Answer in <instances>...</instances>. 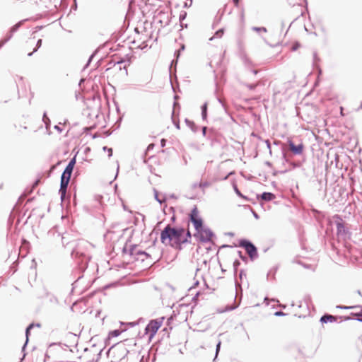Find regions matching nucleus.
Wrapping results in <instances>:
<instances>
[{"mask_svg": "<svg viewBox=\"0 0 362 362\" xmlns=\"http://www.w3.org/2000/svg\"><path fill=\"white\" fill-rule=\"evenodd\" d=\"M191 236L189 230L185 233V229L181 228H172L167 226L161 232L160 240L165 245H170L177 247L187 241V238Z\"/></svg>", "mask_w": 362, "mask_h": 362, "instance_id": "f257e3e1", "label": "nucleus"}, {"mask_svg": "<svg viewBox=\"0 0 362 362\" xmlns=\"http://www.w3.org/2000/svg\"><path fill=\"white\" fill-rule=\"evenodd\" d=\"M190 224L194 229V237L200 243H204L202 219L195 206L189 214Z\"/></svg>", "mask_w": 362, "mask_h": 362, "instance_id": "f03ea898", "label": "nucleus"}, {"mask_svg": "<svg viewBox=\"0 0 362 362\" xmlns=\"http://www.w3.org/2000/svg\"><path fill=\"white\" fill-rule=\"evenodd\" d=\"M128 351L123 346H112L107 351V357L111 362H127Z\"/></svg>", "mask_w": 362, "mask_h": 362, "instance_id": "7ed1b4c3", "label": "nucleus"}, {"mask_svg": "<svg viewBox=\"0 0 362 362\" xmlns=\"http://www.w3.org/2000/svg\"><path fill=\"white\" fill-rule=\"evenodd\" d=\"M164 317L151 320L145 329V334L148 335V339L151 340L161 327Z\"/></svg>", "mask_w": 362, "mask_h": 362, "instance_id": "20e7f679", "label": "nucleus"}, {"mask_svg": "<svg viewBox=\"0 0 362 362\" xmlns=\"http://www.w3.org/2000/svg\"><path fill=\"white\" fill-rule=\"evenodd\" d=\"M241 245L245 249L250 258L253 259L257 256V248L251 243L244 242Z\"/></svg>", "mask_w": 362, "mask_h": 362, "instance_id": "39448f33", "label": "nucleus"}, {"mask_svg": "<svg viewBox=\"0 0 362 362\" xmlns=\"http://www.w3.org/2000/svg\"><path fill=\"white\" fill-rule=\"evenodd\" d=\"M21 24L22 21H20L11 28L10 33L8 35V36L4 40L0 41V48L12 37L13 34L18 30Z\"/></svg>", "mask_w": 362, "mask_h": 362, "instance_id": "423d86ee", "label": "nucleus"}, {"mask_svg": "<svg viewBox=\"0 0 362 362\" xmlns=\"http://www.w3.org/2000/svg\"><path fill=\"white\" fill-rule=\"evenodd\" d=\"M289 145V149L294 153V154H300L303 153L304 145L303 143L299 144L298 145L296 146L292 141H288Z\"/></svg>", "mask_w": 362, "mask_h": 362, "instance_id": "0eeeda50", "label": "nucleus"}, {"mask_svg": "<svg viewBox=\"0 0 362 362\" xmlns=\"http://www.w3.org/2000/svg\"><path fill=\"white\" fill-rule=\"evenodd\" d=\"M180 110L179 104L177 103L176 102H175L174 103L173 110V112H172V120H173V122L175 124V127L177 129H180V127L179 121L177 119H176V118H175V113H176L177 110Z\"/></svg>", "mask_w": 362, "mask_h": 362, "instance_id": "6e6552de", "label": "nucleus"}, {"mask_svg": "<svg viewBox=\"0 0 362 362\" xmlns=\"http://www.w3.org/2000/svg\"><path fill=\"white\" fill-rule=\"evenodd\" d=\"M69 180H65L61 177V185L59 193L61 194L62 199L65 196L66 188L68 186Z\"/></svg>", "mask_w": 362, "mask_h": 362, "instance_id": "1a4fd4ad", "label": "nucleus"}, {"mask_svg": "<svg viewBox=\"0 0 362 362\" xmlns=\"http://www.w3.org/2000/svg\"><path fill=\"white\" fill-rule=\"evenodd\" d=\"M338 221L336 223L337 231L338 235H344L346 233V228L341 218L338 217Z\"/></svg>", "mask_w": 362, "mask_h": 362, "instance_id": "9d476101", "label": "nucleus"}, {"mask_svg": "<svg viewBox=\"0 0 362 362\" xmlns=\"http://www.w3.org/2000/svg\"><path fill=\"white\" fill-rule=\"evenodd\" d=\"M320 321L322 323L334 322L337 321V317L331 315H325L321 317Z\"/></svg>", "mask_w": 362, "mask_h": 362, "instance_id": "9b49d317", "label": "nucleus"}, {"mask_svg": "<svg viewBox=\"0 0 362 362\" xmlns=\"http://www.w3.org/2000/svg\"><path fill=\"white\" fill-rule=\"evenodd\" d=\"M185 123L187 126L193 132H197L198 131V127L194 124V122L189 119H185Z\"/></svg>", "mask_w": 362, "mask_h": 362, "instance_id": "f8f14e48", "label": "nucleus"}, {"mask_svg": "<svg viewBox=\"0 0 362 362\" xmlns=\"http://www.w3.org/2000/svg\"><path fill=\"white\" fill-rule=\"evenodd\" d=\"M275 196L270 192H264L262 195V199L266 201H270L274 199Z\"/></svg>", "mask_w": 362, "mask_h": 362, "instance_id": "ddd939ff", "label": "nucleus"}, {"mask_svg": "<svg viewBox=\"0 0 362 362\" xmlns=\"http://www.w3.org/2000/svg\"><path fill=\"white\" fill-rule=\"evenodd\" d=\"M135 223L138 224L141 221V222L144 221V216L140 213H135Z\"/></svg>", "mask_w": 362, "mask_h": 362, "instance_id": "4468645a", "label": "nucleus"}, {"mask_svg": "<svg viewBox=\"0 0 362 362\" xmlns=\"http://www.w3.org/2000/svg\"><path fill=\"white\" fill-rule=\"evenodd\" d=\"M205 241L207 240L209 241H212V238L214 237V234L210 230H205Z\"/></svg>", "mask_w": 362, "mask_h": 362, "instance_id": "2eb2a0df", "label": "nucleus"}, {"mask_svg": "<svg viewBox=\"0 0 362 362\" xmlns=\"http://www.w3.org/2000/svg\"><path fill=\"white\" fill-rule=\"evenodd\" d=\"M33 327V324H31L30 325L27 329H26V331H25V335H26V341L23 347V350L25 349L27 343H28V335H29V333H30V330Z\"/></svg>", "mask_w": 362, "mask_h": 362, "instance_id": "dca6fc26", "label": "nucleus"}, {"mask_svg": "<svg viewBox=\"0 0 362 362\" xmlns=\"http://www.w3.org/2000/svg\"><path fill=\"white\" fill-rule=\"evenodd\" d=\"M154 197H155V199H156V201H158L160 204H162L163 202H164L165 201V197H163L162 199L159 197L158 192L156 189H154Z\"/></svg>", "mask_w": 362, "mask_h": 362, "instance_id": "f3484780", "label": "nucleus"}, {"mask_svg": "<svg viewBox=\"0 0 362 362\" xmlns=\"http://www.w3.org/2000/svg\"><path fill=\"white\" fill-rule=\"evenodd\" d=\"M120 334H121V331H119L118 329H115V330L111 331L109 333V337H118Z\"/></svg>", "mask_w": 362, "mask_h": 362, "instance_id": "a211bd4d", "label": "nucleus"}, {"mask_svg": "<svg viewBox=\"0 0 362 362\" xmlns=\"http://www.w3.org/2000/svg\"><path fill=\"white\" fill-rule=\"evenodd\" d=\"M43 122H45V126H46V128L48 129L49 124H50V120L47 117L46 114L45 113L44 115H43Z\"/></svg>", "mask_w": 362, "mask_h": 362, "instance_id": "6ab92c4d", "label": "nucleus"}, {"mask_svg": "<svg viewBox=\"0 0 362 362\" xmlns=\"http://www.w3.org/2000/svg\"><path fill=\"white\" fill-rule=\"evenodd\" d=\"M41 45H42V40L40 39V40H38V41L37 42L36 48L33 50V52L29 53L28 56H31L33 52H36L37 50V49L40 47Z\"/></svg>", "mask_w": 362, "mask_h": 362, "instance_id": "aec40b11", "label": "nucleus"}, {"mask_svg": "<svg viewBox=\"0 0 362 362\" xmlns=\"http://www.w3.org/2000/svg\"><path fill=\"white\" fill-rule=\"evenodd\" d=\"M73 169L74 167H72L71 165H67L64 170H66V173H69V175H71Z\"/></svg>", "mask_w": 362, "mask_h": 362, "instance_id": "412c9836", "label": "nucleus"}, {"mask_svg": "<svg viewBox=\"0 0 362 362\" xmlns=\"http://www.w3.org/2000/svg\"><path fill=\"white\" fill-rule=\"evenodd\" d=\"M103 151H106V152H108V156L109 157H111L112 155V149L110 148H108L107 146H104L103 147Z\"/></svg>", "mask_w": 362, "mask_h": 362, "instance_id": "4be33fe9", "label": "nucleus"}, {"mask_svg": "<svg viewBox=\"0 0 362 362\" xmlns=\"http://www.w3.org/2000/svg\"><path fill=\"white\" fill-rule=\"evenodd\" d=\"M61 177L67 180H70L71 175H69V173H66V170H64Z\"/></svg>", "mask_w": 362, "mask_h": 362, "instance_id": "5701e85b", "label": "nucleus"}, {"mask_svg": "<svg viewBox=\"0 0 362 362\" xmlns=\"http://www.w3.org/2000/svg\"><path fill=\"white\" fill-rule=\"evenodd\" d=\"M300 45L298 42H296L292 47V50L296 51L298 47H300Z\"/></svg>", "mask_w": 362, "mask_h": 362, "instance_id": "b1692460", "label": "nucleus"}, {"mask_svg": "<svg viewBox=\"0 0 362 362\" xmlns=\"http://www.w3.org/2000/svg\"><path fill=\"white\" fill-rule=\"evenodd\" d=\"M76 163V158L74 157L69 163L68 165H71L72 167H74V165Z\"/></svg>", "mask_w": 362, "mask_h": 362, "instance_id": "393cba45", "label": "nucleus"}, {"mask_svg": "<svg viewBox=\"0 0 362 362\" xmlns=\"http://www.w3.org/2000/svg\"><path fill=\"white\" fill-rule=\"evenodd\" d=\"M76 163V158L74 157L69 163L68 165H71L72 167H74V165Z\"/></svg>", "mask_w": 362, "mask_h": 362, "instance_id": "a878e982", "label": "nucleus"}, {"mask_svg": "<svg viewBox=\"0 0 362 362\" xmlns=\"http://www.w3.org/2000/svg\"><path fill=\"white\" fill-rule=\"evenodd\" d=\"M253 29L257 31L267 32V29L265 28H254Z\"/></svg>", "mask_w": 362, "mask_h": 362, "instance_id": "bb28decb", "label": "nucleus"}, {"mask_svg": "<svg viewBox=\"0 0 362 362\" xmlns=\"http://www.w3.org/2000/svg\"><path fill=\"white\" fill-rule=\"evenodd\" d=\"M73 254H76V255H84L82 252H80L78 248H76Z\"/></svg>", "mask_w": 362, "mask_h": 362, "instance_id": "cd10ccee", "label": "nucleus"}, {"mask_svg": "<svg viewBox=\"0 0 362 362\" xmlns=\"http://www.w3.org/2000/svg\"><path fill=\"white\" fill-rule=\"evenodd\" d=\"M201 295H202V294H201V293H200V292H197V293H196L195 296L193 298V300H197V298H198L199 296H201Z\"/></svg>", "mask_w": 362, "mask_h": 362, "instance_id": "c85d7f7f", "label": "nucleus"}, {"mask_svg": "<svg viewBox=\"0 0 362 362\" xmlns=\"http://www.w3.org/2000/svg\"><path fill=\"white\" fill-rule=\"evenodd\" d=\"M54 129H56L59 132H62V129L58 125H55Z\"/></svg>", "mask_w": 362, "mask_h": 362, "instance_id": "c756f323", "label": "nucleus"}, {"mask_svg": "<svg viewBox=\"0 0 362 362\" xmlns=\"http://www.w3.org/2000/svg\"><path fill=\"white\" fill-rule=\"evenodd\" d=\"M239 1L240 0H233L234 4L235 6H238Z\"/></svg>", "mask_w": 362, "mask_h": 362, "instance_id": "7c9ffc66", "label": "nucleus"}, {"mask_svg": "<svg viewBox=\"0 0 362 362\" xmlns=\"http://www.w3.org/2000/svg\"><path fill=\"white\" fill-rule=\"evenodd\" d=\"M340 114L341 116H344V108L342 107H340Z\"/></svg>", "mask_w": 362, "mask_h": 362, "instance_id": "2f4dec72", "label": "nucleus"}, {"mask_svg": "<svg viewBox=\"0 0 362 362\" xmlns=\"http://www.w3.org/2000/svg\"><path fill=\"white\" fill-rule=\"evenodd\" d=\"M201 110H202V116L204 118V105L201 106Z\"/></svg>", "mask_w": 362, "mask_h": 362, "instance_id": "473e14b6", "label": "nucleus"}, {"mask_svg": "<svg viewBox=\"0 0 362 362\" xmlns=\"http://www.w3.org/2000/svg\"><path fill=\"white\" fill-rule=\"evenodd\" d=\"M165 144V139H162L161 140V145H162V146H164Z\"/></svg>", "mask_w": 362, "mask_h": 362, "instance_id": "72a5a7b5", "label": "nucleus"}, {"mask_svg": "<svg viewBox=\"0 0 362 362\" xmlns=\"http://www.w3.org/2000/svg\"><path fill=\"white\" fill-rule=\"evenodd\" d=\"M275 315H284V313H283L282 312H276V313H275Z\"/></svg>", "mask_w": 362, "mask_h": 362, "instance_id": "f704fd0d", "label": "nucleus"}, {"mask_svg": "<svg viewBox=\"0 0 362 362\" xmlns=\"http://www.w3.org/2000/svg\"><path fill=\"white\" fill-rule=\"evenodd\" d=\"M182 18H185V16H182L181 15L180 16V19L181 20Z\"/></svg>", "mask_w": 362, "mask_h": 362, "instance_id": "c9c22d12", "label": "nucleus"}, {"mask_svg": "<svg viewBox=\"0 0 362 362\" xmlns=\"http://www.w3.org/2000/svg\"><path fill=\"white\" fill-rule=\"evenodd\" d=\"M182 18H185V16H182L181 15L180 16V19L181 20Z\"/></svg>", "mask_w": 362, "mask_h": 362, "instance_id": "e433bc0d", "label": "nucleus"}, {"mask_svg": "<svg viewBox=\"0 0 362 362\" xmlns=\"http://www.w3.org/2000/svg\"><path fill=\"white\" fill-rule=\"evenodd\" d=\"M182 18H185V16H182L181 15L180 16V19L181 20Z\"/></svg>", "mask_w": 362, "mask_h": 362, "instance_id": "4c0bfd02", "label": "nucleus"}, {"mask_svg": "<svg viewBox=\"0 0 362 362\" xmlns=\"http://www.w3.org/2000/svg\"><path fill=\"white\" fill-rule=\"evenodd\" d=\"M219 346H220V343H218V344L217 345V350L219 349Z\"/></svg>", "mask_w": 362, "mask_h": 362, "instance_id": "58836bf2", "label": "nucleus"}, {"mask_svg": "<svg viewBox=\"0 0 362 362\" xmlns=\"http://www.w3.org/2000/svg\"><path fill=\"white\" fill-rule=\"evenodd\" d=\"M124 210H127L125 205L123 206Z\"/></svg>", "mask_w": 362, "mask_h": 362, "instance_id": "ea45409f", "label": "nucleus"}, {"mask_svg": "<svg viewBox=\"0 0 362 362\" xmlns=\"http://www.w3.org/2000/svg\"><path fill=\"white\" fill-rule=\"evenodd\" d=\"M235 190H236V192H237V193H238V194H240V192H239V191L238 190V189H235Z\"/></svg>", "mask_w": 362, "mask_h": 362, "instance_id": "a19ab883", "label": "nucleus"}, {"mask_svg": "<svg viewBox=\"0 0 362 362\" xmlns=\"http://www.w3.org/2000/svg\"><path fill=\"white\" fill-rule=\"evenodd\" d=\"M198 284H199V281H197L195 282V284H195V285H197Z\"/></svg>", "mask_w": 362, "mask_h": 362, "instance_id": "79ce46f5", "label": "nucleus"}, {"mask_svg": "<svg viewBox=\"0 0 362 362\" xmlns=\"http://www.w3.org/2000/svg\"><path fill=\"white\" fill-rule=\"evenodd\" d=\"M192 289H193V288H192V287H191V288L189 289V291H192Z\"/></svg>", "mask_w": 362, "mask_h": 362, "instance_id": "37998d69", "label": "nucleus"}, {"mask_svg": "<svg viewBox=\"0 0 362 362\" xmlns=\"http://www.w3.org/2000/svg\"><path fill=\"white\" fill-rule=\"evenodd\" d=\"M202 131L204 133V127L202 128Z\"/></svg>", "mask_w": 362, "mask_h": 362, "instance_id": "c03bdc74", "label": "nucleus"}, {"mask_svg": "<svg viewBox=\"0 0 362 362\" xmlns=\"http://www.w3.org/2000/svg\"><path fill=\"white\" fill-rule=\"evenodd\" d=\"M361 320L362 321V319Z\"/></svg>", "mask_w": 362, "mask_h": 362, "instance_id": "a18cd8bd", "label": "nucleus"}]
</instances>
